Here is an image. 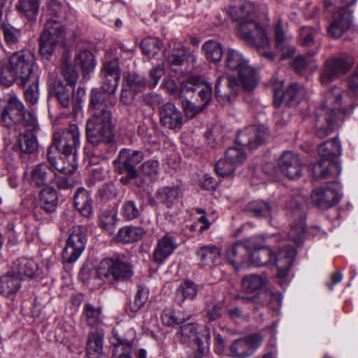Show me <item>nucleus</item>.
<instances>
[{"mask_svg":"<svg viewBox=\"0 0 358 358\" xmlns=\"http://www.w3.org/2000/svg\"><path fill=\"white\" fill-rule=\"evenodd\" d=\"M164 64H159L150 69L149 72V77L151 81L148 82L149 88H153L157 86L161 78L164 75Z\"/></svg>","mask_w":358,"mask_h":358,"instance_id":"64","label":"nucleus"},{"mask_svg":"<svg viewBox=\"0 0 358 358\" xmlns=\"http://www.w3.org/2000/svg\"><path fill=\"white\" fill-rule=\"evenodd\" d=\"M1 120L8 128L15 125L23 127L29 131L38 128V122L33 113L24 110L22 102L15 95L10 96L7 105L1 114Z\"/></svg>","mask_w":358,"mask_h":358,"instance_id":"8","label":"nucleus"},{"mask_svg":"<svg viewBox=\"0 0 358 358\" xmlns=\"http://www.w3.org/2000/svg\"><path fill=\"white\" fill-rule=\"evenodd\" d=\"M353 64L351 57L344 55L329 59L320 76V81L326 84L331 81L339 73H345L350 70Z\"/></svg>","mask_w":358,"mask_h":358,"instance_id":"23","label":"nucleus"},{"mask_svg":"<svg viewBox=\"0 0 358 358\" xmlns=\"http://www.w3.org/2000/svg\"><path fill=\"white\" fill-rule=\"evenodd\" d=\"M101 73L103 79L102 91L93 90L91 92L90 108L92 115L86 122L85 136L87 141L95 148L94 154L107 159L116 151L111 113L115 100L111 95L115 92L120 79L119 59L105 60Z\"/></svg>","mask_w":358,"mask_h":358,"instance_id":"1","label":"nucleus"},{"mask_svg":"<svg viewBox=\"0 0 358 358\" xmlns=\"http://www.w3.org/2000/svg\"><path fill=\"white\" fill-rule=\"evenodd\" d=\"M22 286V278L11 269L0 277V295L9 297L15 294Z\"/></svg>","mask_w":358,"mask_h":358,"instance_id":"34","label":"nucleus"},{"mask_svg":"<svg viewBox=\"0 0 358 358\" xmlns=\"http://www.w3.org/2000/svg\"><path fill=\"white\" fill-rule=\"evenodd\" d=\"M318 31L316 29L309 26H304L300 29L299 41L304 47L313 48L308 52V56L315 55L321 46L320 40L316 39Z\"/></svg>","mask_w":358,"mask_h":358,"instance_id":"35","label":"nucleus"},{"mask_svg":"<svg viewBox=\"0 0 358 358\" xmlns=\"http://www.w3.org/2000/svg\"><path fill=\"white\" fill-rule=\"evenodd\" d=\"M120 214L126 220L130 221L138 217L141 211L134 201L126 200L122 205Z\"/></svg>","mask_w":358,"mask_h":358,"instance_id":"56","label":"nucleus"},{"mask_svg":"<svg viewBox=\"0 0 358 358\" xmlns=\"http://www.w3.org/2000/svg\"><path fill=\"white\" fill-rule=\"evenodd\" d=\"M227 12L234 21L238 22V34L245 43L259 47L268 43L265 27L257 22L254 3L249 1H236L229 6Z\"/></svg>","mask_w":358,"mask_h":358,"instance_id":"3","label":"nucleus"},{"mask_svg":"<svg viewBox=\"0 0 358 358\" xmlns=\"http://www.w3.org/2000/svg\"><path fill=\"white\" fill-rule=\"evenodd\" d=\"M357 0H325V8L333 13L327 32L334 38H338L347 31L352 23V11L349 8Z\"/></svg>","mask_w":358,"mask_h":358,"instance_id":"6","label":"nucleus"},{"mask_svg":"<svg viewBox=\"0 0 358 358\" xmlns=\"http://www.w3.org/2000/svg\"><path fill=\"white\" fill-rule=\"evenodd\" d=\"M178 245L174 236L166 233L157 240V245L152 253L153 261L158 264H163L177 248Z\"/></svg>","mask_w":358,"mask_h":358,"instance_id":"30","label":"nucleus"},{"mask_svg":"<svg viewBox=\"0 0 358 358\" xmlns=\"http://www.w3.org/2000/svg\"><path fill=\"white\" fill-rule=\"evenodd\" d=\"M62 74L69 86L74 87L78 78V71L71 65L64 64Z\"/></svg>","mask_w":358,"mask_h":358,"instance_id":"63","label":"nucleus"},{"mask_svg":"<svg viewBox=\"0 0 358 358\" xmlns=\"http://www.w3.org/2000/svg\"><path fill=\"white\" fill-rule=\"evenodd\" d=\"M224 57L226 67L238 73L243 88L247 91L253 90L257 85V79L249 60L240 51L231 48L226 50Z\"/></svg>","mask_w":358,"mask_h":358,"instance_id":"9","label":"nucleus"},{"mask_svg":"<svg viewBox=\"0 0 358 358\" xmlns=\"http://www.w3.org/2000/svg\"><path fill=\"white\" fill-rule=\"evenodd\" d=\"M38 265L31 258L20 257L13 262L11 266L13 272L15 273L21 278L27 277L34 278L38 275Z\"/></svg>","mask_w":358,"mask_h":358,"instance_id":"33","label":"nucleus"},{"mask_svg":"<svg viewBox=\"0 0 358 358\" xmlns=\"http://www.w3.org/2000/svg\"><path fill=\"white\" fill-rule=\"evenodd\" d=\"M280 172L291 180L298 179L301 176L303 164L299 156L291 151H285L278 160Z\"/></svg>","mask_w":358,"mask_h":358,"instance_id":"24","label":"nucleus"},{"mask_svg":"<svg viewBox=\"0 0 358 358\" xmlns=\"http://www.w3.org/2000/svg\"><path fill=\"white\" fill-rule=\"evenodd\" d=\"M86 243V230L81 227H76L67 238L62 250V261L64 263H73L77 261L85 248Z\"/></svg>","mask_w":358,"mask_h":358,"instance_id":"14","label":"nucleus"},{"mask_svg":"<svg viewBox=\"0 0 358 358\" xmlns=\"http://www.w3.org/2000/svg\"><path fill=\"white\" fill-rule=\"evenodd\" d=\"M196 294V285L191 280H186L180 285L177 290L176 301L180 306H182L185 300H192Z\"/></svg>","mask_w":358,"mask_h":358,"instance_id":"49","label":"nucleus"},{"mask_svg":"<svg viewBox=\"0 0 358 358\" xmlns=\"http://www.w3.org/2000/svg\"><path fill=\"white\" fill-rule=\"evenodd\" d=\"M196 94L204 104H207L211 99L212 89L210 86L199 83L196 78H190L183 81L180 87V96H186L188 94Z\"/></svg>","mask_w":358,"mask_h":358,"instance_id":"29","label":"nucleus"},{"mask_svg":"<svg viewBox=\"0 0 358 358\" xmlns=\"http://www.w3.org/2000/svg\"><path fill=\"white\" fill-rule=\"evenodd\" d=\"M125 85L136 94L143 92L146 87H149L148 81L142 76L136 73L129 74L125 78Z\"/></svg>","mask_w":358,"mask_h":358,"instance_id":"52","label":"nucleus"},{"mask_svg":"<svg viewBox=\"0 0 358 358\" xmlns=\"http://www.w3.org/2000/svg\"><path fill=\"white\" fill-rule=\"evenodd\" d=\"M275 48L282 52L281 59L292 57L295 53V48L289 45L285 38L282 22L278 20L275 27Z\"/></svg>","mask_w":358,"mask_h":358,"instance_id":"38","label":"nucleus"},{"mask_svg":"<svg viewBox=\"0 0 358 358\" xmlns=\"http://www.w3.org/2000/svg\"><path fill=\"white\" fill-rule=\"evenodd\" d=\"M80 145V132L76 124L66 129H57L47 151L52 166L64 174H72L77 167V150Z\"/></svg>","mask_w":358,"mask_h":358,"instance_id":"2","label":"nucleus"},{"mask_svg":"<svg viewBox=\"0 0 358 358\" xmlns=\"http://www.w3.org/2000/svg\"><path fill=\"white\" fill-rule=\"evenodd\" d=\"M267 282L268 279L261 275L250 274L244 276L241 280L243 291L248 294L259 292L254 297L245 298V300L251 301L253 303L262 306L270 303L272 299V293L268 289H264ZM243 299L245 300V299Z\"/></svg>","mask_w":358,"mask_h":358,"instance_id":"12","label":"nucleus"},{"mask_svg":"<svg viewBox=\"0 0 358 358\" xmlns=\"http://www.w3.org/2000/svg\"><path fill=\"white\" fill-rule=\"evenodd\" d=\"M337 168V165L327 159H322L313 166V178L315 180L328 178L330 169Z\"/></svg>","mask_w":358,"mask_h":358,"instance_id":"53","label":"nucleus"},{"mask_svg":"<svg viewBox=\"0 0 358 358\" xmlns=\"http://www.w3.org/2000/svg\"><path fill=\"white\" fill-rule=\"evenodd\" d=\"M33 55L25 50L14 52L8 59V64L16 73L19 82L36 75L33 71Z\"/></svg>","mask_w":358,"mask_h":358,"instance_id":"19","label":"nucleus"},{"mask_svg":"<svg viewBox=\"0 0 358 358\" xmlns=\"http://www.w3.org/2000/svg\"><path fill=\"white\" fill-rule=\"evenodd\" d=\"M341 144L337 137L326 141L318 148V153L321 158L333 163L341 155Z\"/></svg>","mask_w":358,"mask_h":358,"instance_id":"41","label":"nucleus"},{"mask_svg":"<svg viewBox=\"0 0 358 358\" xmlns=\"http://www.w3.org/2000/svg\"><path fill=\"white\" fill-rule=\"evenodd\" d=\"M176 339L181 343H191L194 352L190 358H202L210 344V329L204 324H186L176 332Z\"/></svg>","mask_w":358,"mask_h":358,"instance_id":"7","label":"nucleus"},{"mask_svg":"<svg viewBox=\"0 0 358 358\" xmlns=\"http://www.w3.org/2000/svg\"><path fill=\"white\" fill-rule=\"evenodd\" d=\"M197 255L201 265L210 266L220 259L221 250L214 245H203L198 250Z\"/></svg>","mask_w":358,"mask_h":358,"instance_id":"44","label":"nucleus"},{"mask_svg":"<svg viewBox=\"0 0 358 358\" xmlns=\"http://www.w3.org/2000/svg\"><path fill=\"white\" fill-rule=\"evenodd\" d=\"M115 341L114 345L129 348L130 349H137L138 346V339L137 338L136 331L132 327H129L123 332L115 331L113 335Z\"/></svg>","mask_w":358,"mask_h":358,"instance_id":"42","label":"nucleus"},{"mask_svg":"<svg viewBox=\"0 0 358 358\" xmlns=\"http://www.w3.org/2000/svg\"><path fill=\"white\" fill-rule=\"evenodd\" d=\"M263 338L259 333H254L236 339L229 347V356L232 358H248L261 346Z\"/></svg>","mask_w":358,"mask_h":358,"instance_id":"18","label":"nucleus"},{"mask_svg":"<svg viewBox=\"0 0 358 358\" xmlns=\"http://www.w3.org/2000/svg\"><path fill=\"white\" fill-rule=\"evenodd\" d=\"M268 134L267 129L263 126H250L238 132L236 143L253 150L264 143Z\"/></svg>","mask_w":358,"mask_h":358,"instance_id":"22","label":"nucleus"},{"mask_svg":"<svg viewBox=\"0 0 358 358\" xmlns=\"http://www.w3.org/2000/svg\"><path fill=\"white\" fill-rule=\"evenodd\" d=\"M277 206L273 202L264 200H254L247 203L244 211L255 217H270L275 211Z\"/></svg>","mask_w":358,"mask_h":358,"instance_id":"32","label":"nucleus"},{"mask_svg":"<svg viewBox=\"0 0 358 358\" xmlns=\"http://www.w3.org/2000/svg\"><path fill=\"white\" fill-rule=\"evenodd\" d=\"M239 91V84L236 78L224 73L219 76L215 83V93L217 101L222 104H229L236 98Z\"/></svg>","mask_w":358,"mask_h":358,"instance_id":"17","label":"nucleus"},{"mask_svg":"<svg viewBox=\"0 0 358 358\" xmlns=\"http://www.w3.org/2000/svg\"><path fill=\"white\" fill-rule=\"evenodd\" d=\"M48 85L49 95L51 97H55L63 108H67L73 103L75 88L70 86L68 88L65 86L58 78L57 73L55 71L49 73Z\"/></svg>","mask_w":358,"mask_h":358,"instance_id":"20","label":"nucleus"},{"mask_svg":"<svg viewBox=\"0 0 358 358\" xmlns=\"http://www.w3.org/2000/svg\"><path fill=\"white\" fill-rule=\"evenodd\" d=\"M249 241L255 245L250 247L248 253V261L251 264L262 267L275 260L278 268L277 277L279 279V284L282 287L287 286V275L296 256V248L286 244L279 248L276 255L270 248L259 243L257 238H249Z\"/></svg>","mask_w":358,"mask_h":358,"instance_id":"4","label":"nucleus"},{"mask_svg":"<svg viewBox=\"0 0 358 358\" xmlns=\"http://www.w3.org/2000/svg\"><path fill=\"white\" fill-rule=\"evenodd\" d=\"M236 166L225 158L224 159H220L215 164V171L217 175L222 177L231 176L234 172Z\"/></svg>","mask_w":358,"mask_h":358,"instance_id":"59","label":"nucleus"},{"mask_svg":"<svg viewBox=\"0 0 358 358\" xmlns=\"http://www.w3.org/2000/svg\"><path fill=\"white\" fill-rule=\"evenodd\" d=\"M15 81L19 82L16 73L12 70L8 63L5 61L0 62V84L6 87H10Z\"/></svg>","mask_w":358,"mask_h":358,"instance_id":"54","label":"nucleus"},{"mask_svg":"<svg viewBox=\"0 0 358 358\" xmlns=\"http://www.w3.org/2000/svg\"><path fill=\"white\" fill-rule=\"evenodd\" d=\"M98 273L103 280L110 284L128 281L134 275L132 265L123 255H114L102 259Z\"/></svg>","mask_w":358,"mask_h":358,"instance_id":"10","label":"nucleus"},{"mask_svg":"<svg viewBox=\"0 0 358 358\" xmlns=\"http://www.w3.org/2000/svg\"><path fill=\"white\" fill-rule=\"evenodd\" d=\"M273 104L279 108L282 103L287 106L297 105L305 96L306 90L303 85L298 83H292L285 90L283 82L276 80L273 85Z\"/></svg>","mask_w":358,"mask_h":358,"instance_id":"13","label":"nucleus"},{"mask_svg":"<svg viewBox=\"0 0 358 358\" xmlns=\"http://www.w3.org/2000/svg\"><path fill=\"white\" fill-rule=\"evenodd\" d=\"M342 90L334 87L327 92L325 102L317 111L315 127L317 135L322 138L332 133L338 127L336 123L338 113L346 114L342 108Z\"/></svg>","mask_w":358,"mask_h":358,"instance_id":"5","label":"nucleus"},{"mask_svg":"<svg viewBox=\"0 0 358 358\" xmlns=\"http://www.w3.org/2000/svg\"><path fill=\"white\" fill-rule=\"evenodd\" d=\"M225 159L236 166L246 159V155L241 148L231 147L225 152Z\"/></svg>","mask_w":358,"mask_h":358,"instance_id":"58","label":"nucleus"},{"mask_svg":"<svg viewBox=\"0 0 358 358\" xmlns=\"http://www.w3.org/2000/svg\"><path fill=\"white\" fill-rule=\"evenodd\" d=\"M38 76L34 75L19 82V85L24 90V96L27 103L30 105H35L39 99Z\"/></svg>","mask_w":358,"mask_h":358,"instance_id":"39","label":"nucleus"},{"mask_svg":"<svg viewBox=\"0 0 358 358\" xmlns=\"http://www.w3.org/2000/svg\"><path fill=\"white\" fill-rule=\"evenodd\" d=\"M83 312L86 322L89 326L96 327L101 322V308L94 307L90 303H87L84 306Z\"/></svg>","mask_w":358,"mask_h":358,"instance_id":"55","label":"nucleus"},{"mask_svg":"<svg viewBox=\"0 0 358 358\" xmlns=\"http://www.w3.org/2000/svg\"><path fill=\"white\" fill-rule=\"evenodd\" d=\"M24 178L31 187H43L52 180L53 171L47 163L42 162L27 167Z\"/></svg>","mask_w":358,"mask_h":358,"instance_id":"21","label":"nucleus"},{"mask_svg":"<svg viewBox=\"0 0 358 358\" xmlns=\"http://www.w3.org/2000/svg\"><path fill=\"white\" fill-rule=\"evenodd\" d=\"M148 290L140 286L135 294L134 300L130 303L129 308L133 313L138 312L145 303L148 299Z\"/></svg>","mask_w":358,"mask_h":358,"instance_id":"57","label":"nucleus"},{"mask_svg":"<svg viewBox=\"0 0 358 358\" xmlns=\"http://www.w3.org/2000/svg\"><path fill=\"white\" fill-rule=\"evenodd\" d=\"M254 245L252 242L247 239L243 241H238L228 247L226 256L228 262L236 270H238L248 262L250 247Z\"/></svg>","mask_w":358,"mask_h":358,"instance_id":"26","label":"nucleus"},{"mask_svg":"<svg viewBox=\"0 0 358 358\" xmlns=\"http://www.w3.org/2000/svg\"><path fill=\"white\" fill-rule=\"evenodd\" d=\"M304 199L302 196L297 195L294 197H289L285 203V208L288 211L294 215L296 217H300V222L292 226L291 229L287 234V237L289 240H292L293 243L299 246L303 243L304 234L306 232V224L302 220L303 216V210H302Z\"/></svg>","mask_w":358,"mask_h":358,"instance_id":"16","label":"nucleus"},{"mask_svg":"<svg viewBox=\"0 0 358 358\" xmlns=\"http://www.w3.org/2000/svg\"><path fill=\"white\" fill-rule=\"evenodd\" d=\"M74 60L76 64L80 67L85 75L90 73L96 66L94 55L88 50H80L76 55Z\"/></svg>","mask_w":358,"mask_h":358,"instance_id":"47","label":"nucleus"},{"mask_svg":"<svg viewBox=\"0 0 358 358\" xmlns=\"http://www.w3.org/2000/svg\"><path fill=\"white\" fill-rule=\"evenodd\" d=\"M116 215L103 214L99 217V225L109 234H113L115 231Z\"/></svg>","mask_w":358,"mask_h":358,"instance_id":"61","label":"nucleus"},{"mask_svg":"<svg viewBox=\"0 0 358 358\" xmlns=\"http://www.w3.org/2000/svg\"><path fill=\"white\" fill-rule=\"evenodd\" d=\"M341 196L338 192L329 186H321L315 188L311 193L313 204L320 209L327 210L336 205Z\"/></svg>","mask_w":358,"mask_h":358,"instance_id":"25","label":"nucleus"},{"mask_svg":"<svg viewBox=\"0 0 358 358\" xmlns=\"http://www.w3.org/2000/svg\"><path fill=\"white\" fill-rule=\"evenodd\" d=\"M163 47L162 42L155 37H147L141 43V50L143 55L154 57L158 54Z\"/></svg>","mask_w":358,"mask_h":358,"instance_id":"51","label":"nucleus"},{"mask_svg":"<svg viewBox=\"0 0 358 358\" xmlns=\"http://www.w3.org/2000/svg\"><path fill=\"white\" fill-rule=\"evenodd\" d=\"M58 204L56 189L52 187H45L39 194V205L48 214L55 212Z\"/></svg>","mask_w":358,"mask_h":358,"instance_id":"40","label":"nucleus"},{"mask_svg":"<svg viewBox=\"0 0 358 358\" xmlns=\"http://www.w3.org/2000/svg\"><path fill=\"white\" fill-rule=\"evenodd\" d=\"M103 333L96 330L89 333L86 345V355L88 358H102Z\"/></svg>","mask_w":358,"mask_h":358,"instance_id":"36","label":"nucleus"},{"mask_svg":"<svg viewBox=\"0 0 358 358\" xmlns=\"http://www.w3.org/2000/svg\"><path fill=\"white\" fill-rule=\"evenodd\" d=\"M182 194V190L178 185L164 186L157 189L156 197L166 207L172 208L179 203Z\"/></svg>","mask_w":358,"mask_h":358,"instance_id":"31","label":"nucleus"},{"mask_svg":"<svg viewBox=\"0 0 358 358\" xmlns=\"http://www.w3.org/2000/svg\"><path fill=\"white\" fill-rule=\"evenodd\" d=\"M39 127L34 131H29L27 129L24 132H21L17 138V143L20 150L25 154H32L37 149L36 136L35 132L38 131Z\"/></svg>","mask_w":358,"mask_h":358,"instance_id":"43","label":"nucleus"},{"mask_svg":"<svg viewBox=\"0 0 358 358\" xmlns=\"http://www.w3.org/2000/svg\"><path fill=\"white\" fill-rule=\"evenodd\" d=\"M170 48L171 52L166 51L165 53V62L173 71H176V67L182 66L189 58L193 62L196 61L194 55L179 42L172 41Z\"/></svg>","mask_w":358,"mask_h":358,"instance_id":"28","label":"nucleus"},{"mask_svg":"<svg viewBox=\"0 0 358 358\" xmlns=\"http://www.w3.org/2000/svg\"><path fill=\"white\" fill-rule=\"evenodd\" d=\"M118 192V189L113 183H105L99 189V196L103 201H108L115 198Z\"/></svg>","mask_w":358,"mask_h":358,"instance_id":"62","label":"nucleus"},{"mask_svg":"<svg viewBox=\"0 0 358 358\" xmlns=\"http://www.w3.org/2000/svg\"><path fill=\"white\" fill-rule=\"evenodd\" d=\"M144 230L141 227L127 226L119 229L117 236L125 243H132L142 238Z\"/></svg>","mask_w":358,"mask_h":358,"instance_id":"50","label":"nucleus"},{"mask_svg":"<svg viewBox=\"0 0 358 358\" xmlns=\"http://www.w3.org/2000/svg\"><path fill=\"white\" fill-rule=\"evenodd\" d=\"M159 121L162 126L171 129H180L183 124V117L182 113L176 107V106L167 102L163 103L159 108Z\"/></svg>","mask_w":358,"mask_h":358,"instance_id":"27","label":"nucleus"},{"mask_svg":"<svg viewBox=\"0 0 358 358\" xmlns=\"http://www.w3.org/2000/svg\"><path fill=\"white\" fill-rule=\"evenodd\" d=\"M3 41L10 48H17L21 38V31L13 26L2 22L1 24Z\"/></svg>","mask_w":358,"mask_h":358,"instance_id":"45","label":"nucleus"},{"mask_svg":"<svg viewBox=\"0 0 358 358\" xmlns=\"http://www.w3.org/2000/svg\"><path fill=\"white\" fill-rule=\"evenodd\" d=\"M143 159L142 152L130 148H122L118 157L113 161L114 166L120 174L126 173L129 179L137 178L136 166Z\"/></svg>","mask_w":358,"mask_h":358,"instance_id":"15","label":"nucleus"},{"mask_svg":"<svg viewBox=\"0 0 358 358\" xmlns=\"http://www.w3.org/2000/svg\"><path fill=\"white\" fill-rule=\"evenodd\" d=\"M202 50L204 52L207 59L213 62L221 61L223 55L222 45L215 40H208L202 46Z\"/></svg>","mask_w":358,"mask_h":358,"instance_id":"48","label":"nucleus"},{"mask_svg":"<svg viewBox=\"0 0 358 358\" xmlns=\"http://www.w3.org/2000/svg\"><path fill=\"white\" fill-rule=\"evenodd\" d=\"M74 206L84 217H89L93 212L92 199L90 194L83 187H79L73 196Z\"/></svg>","mask_w":358,"mask_h":358,"instance_id":"37","label":"nucleus"},{"mask_svg":"<svg viewBox=\"0 0 358 358\" xmlns=\"http://www.w3.org/2000/svg\"><path fill=\"white\" fill-rule=\"evenodd\" d=\"M162 323L169 327L183 323L185 318L176 316L175 312L171 308L164 309L161 315Z\"/></svg>","mask_w":358,"mask_h":358,"instance_id":"60","label":"nucleus"},{"mask_svg":"<svg viewBox=\"0 0 358 358\" xmlns=\"http://www.w3.org/2000/svg\"><path fill=\"white\" fill-rule=\"evenodd\" d=\"M65 27L59 21L49 19L39 40V53L43 59L50 60L56 47L65 38Z\"/></svg>","mask_w":358,"mask_h":358,"instance_id":"11","label":"nucleus"},{"mask_svg":"<svg viewBox=\"0 0 358 358\" xmlns=\"http://www.w3.org/2000/svg\"><path fill=\"white\" fill-rule=\"evenodd\" d=\"M40 0H18L16 8L29 20H34L39 10Z\"/></svg>","mask_w":358,"mask_h":358,"instance_id":"46","label":"nucleus"}]
</instances>
